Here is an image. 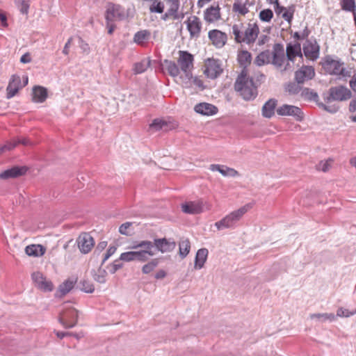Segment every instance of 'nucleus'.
Here are the masks:
<instances>
[{"instance_id": "1", "label": "nucleus", "mask_w": 356, "mask_h": 356, "mask_svg": "<svg viewBox=\"0 0 356 356\" xmlns=\"http://www.w3.org/2000/svg\"><path fill=\"white\" fill-rule=\"evenodd\" d=\"M259 33V26L256 22L248 23L245 26L239 23L232 26V34L237 43L253 44Z\"/></svg>"}, {"instance_id": "2", "label": "nucleus", "mask_w": 356, "mask_h": 356, "mask_svg": "<svg viewBox=\"0 0 356 356\" xmlns=\"http://www.w3.org/2000/svg\"><path fill=\"white\" fill-rule=\"evenodd\" d=\"M234 88L246 101L253 99L257 95V87L254 86L253 79L248 76L245 69L238 75L234 84Z\"/></svg>"}, {"instance_id": "3", "label": "nucleus", "mask_w": 356, "mask_h": 356, "mask_svg": "<svg viewBox=\"0 0 356 356\" xmlns=\"http://www.w3.org/2000/svg\"><path fill=\"white\" fill-rule=\"evenodd\" d=\"M250 208V204H245L238 209L235 210L225 216L222 219L215 222L214 225L218 230L234 228L236 225V223Z\"/></svg>"}, {"instance_id": "4", "label": "nucleus", "mask_w": 356, "mask_h": 356, "mask_svg": "<svg viewBox=\"0 0 356 356\" xmlns=\"http://www.w3.org/2000/svg\"><path fill=\"white\" fill-rule=\"evenodd\" d=\"M193 56L191 54L185 51H179L178 64L184 74V76L181 78L186 85H188L193 78L191 70L193 67Z\"/></svg>"}, {"instance_id": "5", "label": "nucleus", "mask_w": 356, "mask_h": 356, "mask_svg": "<svg viewBox=\"0 0 356 356\" xmlns=\"http://www.w3.org/2000/svg\"><path fill=\"white\" fill-rule=\"evenodd\" d=\"M131 249L140 250L136 251V261L139 262H146L149 260L150 257H153L155 253L152 250L153 243L150 241H141L135 242L130 247Z\"/></svg>"}, {"instance_id": "6", "label": "nucleus", "mask_w": 356, "mask_h": 356, "mask_svg": "<svg viewBox=\"0 0 356 356\" xmlns=\"http://www.w3.org/2000/svg\"><path fill=\"white\" fill-rule=\"evenodd\" d=\"M351 91L347 88L339 86L331 87L327 95H324V100L326 103L332 101H346L351 97Z\"/></svg>"}, {"instance_id": "7", "label": "nucleus", "mask_w": 356, "mask_h": 356, "mask_svg": "<svg viewBox=\"0 0 356 356\" xmlns=\"http://www.w3.org/2000/svg\"><path fill=\"white\" fill-rule=\"evenodd\" d=\"M211 209V204L202 200L187 202L181 204L182 211L188 214H198L202 213L204 211H209Z\"/></svg>"}, {"instance_id": "8", "label": "nucleus", "mask_w": 356, "mask_h": 356, "mask_svg": "<svg viewBox=\"0 0 356 356\" xmlns=\"http://www.w3.org/2000/svg\"><path fill=\"white\" fill-rule=\"evenodd\" d=\"M59 321L65 328L74 327L78 321V312L73 307H65L59 317Z\"/></svg>"}, {"instance_id": "9", "label": "nucleus", "mask_w": 356, "mask_h": 356, "mask_svg": "<svg viewBox=\"0 0 356 356\" xmlns=\"http://www.w3.org/2000/svg\"><path fill=\"white\" fill-rule=\"evenodd\" d=\"M222 72V68L219 60L208 58L204 63V74L211 79H215Z\"/></svg>"}, {"instance_id": "10", "label": "nucleus", "mask_w": 356, "mask_h": 356, "mask_svg": "<svg viewBox=\"0 0 356 356\" xmlns=\"http://www.w3.org/2000/svg\"><path fill=\"white\" fill-rule=\"evenodd\" d=\"M323 68L330 74L346 76L343 63L339 60H334L330 56L325 58Z\"/></svg>"}, {"instance_id": "11", "label": "nucleus", "mask_w": 356, "mask_h": 356, "mask_svg": "<svg viewBox=\"0 0 356 356\" xmlns=\"http://www.w3.org/2000/svg\"><path fill=\"white\" fill-rule=\"evenodd\" d=\"M126 17V11L121 6L112 3L108 4L106 11V21H120L124 19Z\"/></svg>"}, {"instance_id": "12", "label": "nucleus", "mask_w": 356, "mask_h": 356, "mask_svg": "<svg viewBox=\"0 0 356 356\" xmlns=\"http://www.w3.org/2000/svg\"><path fill=\"white\" fill-rule=\"evenodd\" d=\"M305 56L311 60H316L319 57L320 46L315 39H307L303 44Z\"/></svg>"}, {"instance_id": "13", "label": "nucleus", "mask_w": 356, "mask_h": 356, "mask_svg": "<svg viewBox=\"0 0 356 356\" xmlns=\"http://www.w3.org/2000/svg\"><path fill=\"white\" fill-rule=\"evenodd\" d=\"M31 278L35 286L42 291L49 292L54 289L52 282L50 280H47L42 273L40 272H34L31 275Z\"/></svg>"}, {"instance_id": "14", "label": "nucleus", "mask_w": 356, "mask_h": 356, "mask_svg": "<svg viewBox=\"0 0 356 356\" xmlns=\"http://www.w3.org/2000/svg\"><path fill=\"white\" fill-rule=\"evenodd\" d=\"M187 29L191 38H197L200 37L202 31V22L200 19L195 16H190L185 22Z\"/></svg>"}, {"instance_id": "15", "label": "nucleus", "mask_w": 356, "mask_h": 356, "mask_svg": "<svg viewBox=\"0 0 356 356\" xmlns=\"http://www.w3.org/2000/svg\"><path fill=\"white\" fill-rule=\"evenodd\" d=\"M78 248L81 253L87 254L95 245L93 238L88 233L81 234L76 239Z\"/></svg>"}, {"instance_id": "16", "label": "nucleus", "mask_w": 356, "mask_h": 356, "mask_svg": "<svg viewBox=\"0 0 356 356\" xmlns=\"http://www.w3.org/2000/svg\"><path fill=\"white\" fill-rule=\"evenodd\" d=\"M271 55V63L276 67H282L286 59L283 44L280 43L275 44Z\"/></svg>"}, {"instance_id": "17", "label": "nucleus", "mask_w": 356, "mask_h": 356, "mask_svg": "<svg viewBox=\"0 0 356 356\" xmlns=\"http://www.w3.org/2000/svg\"><path fill=\"white\" fill-rule=\"evenodd\" d=\"M277 113L282 116H293L298 121H301L303 118L301 109L296 106L284 104L277 109Z\"/></svg>"}, {"instance_id": "18", "label": "nucleus", "mask_w": 356, "mask_h": 356, "mask_svg": "<svg viewBox=\"0 0 356 356\" xmlns=\"http://www.w3.org/2000/svg\"><path fill=\"white\" fill-rule=\"evenodd\" d=\"M315 76L314 68L312 66H302L296 72L295 79L298 83H303L312 79Z\"/></svg>"}, {"instance_id": "19", "label": "nucleus", "mask_w": 356, "mask_h": 356, "mask_svg": "<svg viewBox=\"0 0 356 356\" xmlns=\"http://www.w3.org/2000/svg\"><path fill=\"white\" fill-rule=\"evenodd\" d=\"M23 86H22L21 83V78L19 76L13 74L8 83V85L6 88L7 94L6 97L7 99H10L13 97L19 91L20 88H22Z\"/></svg>"}, {"instance_id": "20", "label": "nucleus", "mask_w": 356, "mask_h": 356, "mask_svg": "<svg viewBox=\"0 0 356 356\" xmlns=\"http://www.w3.org/2000/svg\"><path fill=\"white\" fill-rule=\"evenodd\" d=\"M155 245L156 249L162 253L172 251L176 247V243L170 239L156 238L154 239L153 246Z\"/></svg>"}, {"instance_id": "21", "label": "nucleus", "mask_w": 356, "mask_h": 356, "mask_svg": "<svg viewBox=\"0 0 356 356\" xmlns=\"http://www.w3.org/2000/svg\"><path fill=\"white\" fill-rule=\"evenodd\" d=\"M209 38L217 48L222 47L227 41V35L222 31L214 29L209 32Z\"/></svg>"}, {"instance_id": "22", "label": "nucleus", "mask_w": 356, "mask_h": 356, "mask_svg": "<svg viewBox=\"0 0 356 356\" xmlns=\"http://www.w3.org/2000/svg\"><path fill=\"white\" fill-rule=\"evenodd\" d=\"M18 144H22L27 146L32 145V143L25 137H19L7 142L6 144L0 146V154L6 151H9L15 148Z\"/></svg>"}, {"instance_id": "23", "label": "nucleus", "mask_w": 356, "mask_h": 356, "mask_svg": "<svg viewBox=\"0 0 356 356\" xmlns=\"http://www.w3.org/2000/svg\"><path fill=\"white\" fill-rule=\"evenodd\" d=\"M26 172V168L25 167L14 166L1 172L0 178L2 179L16 178L25 174Z\"/></svg>"}, {"instance_id": "24", "label": "nucleus", "mask_w": 356, "mask_h": 356, "mask_svg": "<svg viewBox=\"0 0 356 356\" xmlns=\"http://www.w3.org/2000/svg\"><path fill=\"white\" fill-rule=\"evenodd\" d=\"M286 55L288 60L293 62L296 56L302 58L301 46L299 42L295 44L289 43L286 46Z\"/></svg>"}, {"instance_id": "25", "label": "nucleus", "mask_w": 356, "mask_h": 356, "mask_svg": "<svg viewBox=\"0 0 356 356\" xmlns=\"http://www.w3.org/2000/svg\"><path fill=\"white\" fill-rule=\"evenodd\" d=\"M209 170L211 171H218L224 177H234L238 175V171L235 169L218 164L210 165Z\"/></svg>"}, {"instance_id": "26", "label": "nucleus", "mask_w": 356, "mask_h": 356, "mask_svg": "<svg viewBox=\"0 0 356 356\" xmlns=\"http://www.w3.org/2000/svg\"><path fill=\"white\" fill-rule=\"evenodd\" d=\"M194 110L196 113L204 115H212L218 112L217 107L209 103L198 104L195 106Z\"/></svg>"}, {"instance_id": "27", "label": "nucleus", "mask_w": 356, "mask_h": 356, "mask_svg": "<svg viewBox=\"0 0 356 356\" xmlns=\"http://www.w3.org/2000/svg\"><path fill=\"white\" fill-rule=\"evenodd\" d=\"M220 18V8L218 6H210L204 12V19L209 23H213Z\"/></svg>"}, {"instance_id": "28", "label": "nucleus", "mask_w": 356, "mask_h": 356, "mask_svg": "<svg viewBox=\"0 0 356 356\" xmlns=\"http://www.w3.org/2000/svg\"><path fill=\"white\" fill-rule=\"evenodd\" d=\"M208 254L209 252L207 248H201L197 250L195 258V269L200 270L204 267Z\"/></svg>"}, {"instance_id": "29", "label": "nucleus", "mask_w": 356, "mask_h": 356, "mask_svg": "<svg viewBox=\"0 0 356 356\" xmlns=\"http://www.w3.org/2000/svg\"><path fill=\"white\" fill-rule=\"evenodd\" d=\"M33 101L37 103L44 102L47 97V89L42 86H35L33 88Z\"/></svg>"}, {"instance_id": "30", "label": "nucleus", "mask_w": 356, "mask_h": 356, "mask_svg": "<svg viewBox=\"0 0 356 356\" xmlns=\"http://www.w3.org/2000/svg\"><path fill=\"white\" fill-rule=\"evenodd\" d=\"M76 280L77 279L75 277H70L66 280L60 284L57 293H60V296L66 295L73 289Z\"/></svg>"}, {"instance_id": "31", "label": "nucleus", "mask_w": 356, "mask_h": 356, "mask_svg": "<svg viewBox=\"0 0 356 356\" xmlns=\"http://www.w3.org/2000/svg\"><path fill=\"white\" fill-rule=\"evenodd\" d=\"M277 105V101L273 99L268 100L262 107V115L267 118H270L275 113V108Z\"/></svg>"}, {"instance_id": "32", "label": "nucleus", "mask_w": 356, "mask_h": 356, "mask_svg": "<svg viewBox=\"0 0 356 356\" xmlns=\"http://www.w3.org/2000/svg\"><path fill=\"white\" fill-rule=\"evenodd\" d=\"M25 252L29 256L39 257L45 252L44 248L41 245H29L26 247Z\"/></svg>"}, {"instance_id": "33", "label": "nucleus", "mask_w": 356, "mask_h": 356, "mask_svg": "<svg viewBox=\"0 0 356 356\" xmlns=\"http://www.w3.org/2000/svg\"><path fill=\"white\" fill-rule=\"evenodd\" d=\"M271 52L266 50L261 52L255 58L254 63L257 66H262L271 63Z\"/></svg>"}, {"instance_id": "34", "label": "nucleus", "mask_w": 356, "mask_h": 356, "mask_svg": "<svg viewBox=\"0 0 356 356\" xmlns=\"http://www.w3.org/2000/svg\"><path fill=\"white\" fill-rule=\"evenodd\" d=\"M179 255L181 258H185L191 250V243L188 238H181L179 242Z\"/></svg>"}, {"instance_id": "35", "label": "nucleus", "mask_w": 356, "mask_h": 356, "mask_svg": "<svg viewBox=\"0 0 356 356\" xmlns=\"http://www.w3.org/2000/svg\"><path fill=\"white\" fill-rule=\"evenodd\" d=\"M309 317L312 320H315L319 323H323L326 321H333L335 319V316L333 314L327 313L312 314H310Z\"/></svg>"}, {"instance_id": "36", "label": "nucleus", "mask_w": 356, "mask_h": 356, "mask_svg": "<svg viewBox=\"0 0 356 356\" xmlns=\"http://www.w3.org/2000/svg\"><path fill=\"white\" fill-rule=\"evenodd\" d=\"M150 38V33L147 30L138 31L134 37V41L139 44L143 45Z\"/></svg>"}, {"instance_id": "37", "label": "nucleus", "mask_w": 356, "mask_h": 356, "mask_svg": "<svg viewBox=\"0 0 356 356\" xmlns=\"http://www.w3.org/2000/svg\"><path fill=\"white\" fill-rule=\"evenodd\" d=\"M170 5L168 8V13L173 17L175 19H179L178 10L180 6V0H165Z\"/></svg>"}, {"instance_id": "38", "label": "nucleus", "mask_w": 356, "mask_h": 356, "mask_svg": "<svg viewBox=\"0 0 356 356\" xmlns=\"http://www.w3.org/2000/svg\"><path fill=\"white\" fill-rule=\"evenodd\" d=\"M340 6L341 9L346 12L356 13L355 0H341Z\"/></svg>"}, {"instance_id": "39", "label": "nucleus", "mask_w": 356, "mask_h": 356, "mask_svg": "<svg viewBox=\"0 0 356 356\" xmlns=\"http://www.w3.org/2000/svg\"><path fill=\"white\" fill-rule=\"evenodd\" d=\"M150 66L149 59H143L140 62L135 64L134 71L135 74H141L145 72Z\"/></svg>"}, {"instance_id": "40", "label": "nucleus", "mask_w": 356, "mask_h": 356, "mask_svg": "<svg viewBox=\"0 0 356 356\" xmlns=\"http://www.w3.org/2000/svg\"><path fill=\"white\" fill-rule=\"evenodd\" d=\"M238 60L241 66L245 67L250 64L251 54L248 51H242L238 55Z\"/></svg>"}, {"instance_id": "41", "label": "nucleus", "mask_w": 356, "mask_h": 356, "mask_svg": "<svg viewBox=\"0 0 356 356\" xmlns=\"http://www.w3.org/2000/svg\"><path fill=\"white\" fill-rule=\"evenodd\" d=\"M165 69L172 76H177L179 74L178 65L173 61L165 60Z\"/></svg>"}, {"instance_id": "42", "label": "nucleus", "mask_w": 356, "mask_h": 356, "mask_svg": "<svg viewBox=\"0 0 356 356\" xmlns=\"http://www.w3.org/2000/svg\"><path fill=\"white\" fill-rule=\"evenodd\" d=\"M149 6L150 13H162L164 10V3L161 1L155 0L151 1Z\"/></svg>"}, {"instance_id": "43", "label": "nucleus", "mask_w": 356, "mask_h": 356, "mask_svg": "<svg viewBox=\"0 0 356 356\" xmlns=\"http://www.w3.org/2000/svg\"><path fill=\"white\" fill-rule=\"evenodd\" d=\"M159 259H153L147 264H145L142 268V272L144 274H148L151 273L154 269L159 265Z\"/></svg>"}, {"instance_id": "44", "label": "nucleus", "mask_w": 356, "mask_h": 356, "mask_svg": "<svg viewBox=\"0 0 356 356\" xmlns=\"http://www.w3.org/2000/svg\"><path fill=\"white\" fill-rule=\"evenodd\" d=\"M246 3H234L233 5V10L236 13H238L242 15H245L249 12V10L246 6L248 3V0L246 1Z\"/></svg>"}, {"instance_id": "45", "label": "nucleus", "mask_w": 356, "mask_h": 356, "mask_svg": "<svg viewBox=\"0 0 356 356\" xmlns=\"http://www.w3.org/2000/svg\"><path fill=\"white\" fill-rule=\"evenodd\" d=\"M80 289L86 293H91L95 291V287L91 282L83 280L80 282Z\"/></svg>"}, {"instance_id": "46", "label": "nucleus", "mask_w": 356, "mask_h": 356, "mask_svg": "<svg viewBox=\"0 0 356 356\" xmlns=\"http://www.w3.org/2000/svg\"><path fill=\"white\" fill-rule=\"evenodd\" d=\"M120 260L130 262L136 261V251L123 252L120 256Z\"/></svg>"}, {"instance_id": "47", "label": "nucleus", "mask_w": 356, "mask_h": 356, "mask_svg": "<svg viewBox=\"0 0 356 356\" xmlns=\"http://www.w3.org/2000/svg\"><path fill=\"white\" fill-rule=\"evenodd\" d=\"M273 17V13L270 9H264L259 13V19L266 22H268Z\"/></svg>"}, {"instance_id": "48", "label": "nucleus", "mask_w": 356, "mask_h": 356, "mask_svg": "<svg viewBox=\"0 0 356 356\" xmlns=\"http://www.w3.org/2000/svg\"><path fill=\"white\" fill-rule=\"evenodd\" d=\"M106 275L107 272L105 270L99 268L97 272L94 275V280L99 283H105L106 281Z\"/></svg>"}, {"instance_id": "49", "label": "nucleus", "mask_w": 356, "mask_h": 356, "mask_svg": "<svg viewBox=\"0 0 356 356\" xmlns=\"http://www.w3.org/2000/svg\"><path fill=\"white\" fill-rule=\"evenodd\" d=\"M15 3L17 5L19 11L22 14H27L29 8V3L25 0H15Z\"/></svg>"}, {"instance_id": "50", "label": "nucleus", "mask_w": 356, "mask_h": 356, "mask_svg": "<svg viewBox=\"0 0 356 356\" xmlns=\"http://www.w3.org/2000/svg\"><path fill=\"white\" fill-rule=\"evenodd\" d=\"M300 83H290L287 85L286 90V91L291 95L298 94L301 88L299 86Z\"/></svg>"}, {"instance_id": "51", "label": "nucleus", "mask_w": 356, "mask_h": 356, "mask_svg": "<svg viewBox=\"0 0 356 356\" xmlns=\"http://www.w3.org/2000/svg\"><path fill=\"white\" fill-rule=\"evenodd\" d=\"M167 124L165 121L160 119H155L150 124V128L155 131H159L162 129Z\"/></svg>"}, {"instance_id": "52", "label": "nucleus", "mask_w": 356, "mask_h": 356, "mask_svg": "<svg viewBox=\"0 0 356 356\" xmlns=\"http://www.w3.org/2000/svg\"><path fill=\"white\" fill-rule=\"evenodd\" d=\"M132 226V222H126L122 224L119 227V232L121 234L129 236L131 235V232L129 231V228Z\"/></svg>"}, {"instance_id": "53", "label": "nucleus", "mask_w": 356, "mask_h": 356, "mask_svg": "<svg viewBox=\"0 0 356 356\" xmlns=\"http://www.w3.org/2000/svg\"><path fill=\"white\" fill-rule=\"evenodd\" d=\"M356 314V309L352 312L342 307L339 308L337 311V315L340 317H349Z\"/></svg>"}, {"instance_id": "54", "label": "nucleus", "mask_w": 356, "mask_h": 356, "mask_svg": "<svg viewBox=\"0 0 356 356\" xmlns=\"http://www.w3.org/2000/svg\"><path fill=\"white\" fill-rule=\"evenodd\" d=\"M120 259H116L111 264V268H109V271L111 274H114L117 270L122 268L123 264L120 263Z\"/></svg>"}, {"instance_id": "55", "label": "nucleus", "mask_w": 356, "mask_h": 356, "mask_svg": "<svg viewBox=\"0 0 356 356\" xmlns=\"http://www.w3.org/2000/svg\"><path fill=\"white\" fill-rule=\"evenodd\" d=\"M331 162V160L326 161H321L317 165V169L323 172H327L330 167Z\"/></svg>"}, {"instance_id": "56", "label": "nucleus", "mask_w": 356, "mask_h": 356, "mask_svg": "<svg viewBox=\"0 0 356 356\" xmlns=\"http://www.w3.org/2000/svg\"><path fill=\"white\" fill-rule=\"evenodd\" d=\"M117 248L115 246H110L108 249L107 250L104 257L102 260V265L109 259L110 257H111L116 251Z\"/></svg>"}, {"instance_id": "57", "label": "nucleus", "mask_w": 356, "mask_h": 356, "mask_svg": "<svg viewBox=\"0 0 356 356\" xmlns=\"http://www.w3.org/2000/svg\"><path fill=\"white\" fill-rule=\"evenodd\" d=\"M79 45L82 49L83 52L88 54L90 52V47L88 43L84 42L81 38H79Z\"/></svg>"}, {"instance_id": "58", "label": "nucleus", "mask_w": 356, "mask_h": 356, "mask_svg": "<svg viewBox=\"0 0 356 356\" xmlns=\"http://www.w3.org/2000/svg\"><path fill=\"white\" fill-rule=\"evenodd\" d=\"M293 10L292 11H290L289 10H286L283 13H282V17L286 20L288 22H291V21L293 19Z\"/></svg>"}, {"instance_id": "59", "label": "nucleus", "mask_w": 356, "mask_h": 356, "mask_svg": "<svg viewBox=\"0 0 356 356\" xmlns=\"http://www.w3.org/2000/svg\"><path fill=\"white\" fill-rule=\"evenodd\" d=\"M286 10V8L285 7L280 6L278 0H275V10L278 15L284 13Z\"/></svg>"}, {"instance_id": "60", "label": "nucleus", "mask_w": 356, "mask_h": 356, "mask_svg": "<svg viewBox=\"0 0 356 356\" xmlns=\"http://www.w3.org/2000/svg\"><path fill=\"white\" fill-rule=\"evenodd\" d=\"M269 40V37L266 35H261L258 39V45L261 46Z\"/></svg>"}, {"instance_id": "61", "label": "nucleus", "mask_w": 356, "mask_h": 356, "mask_svg": "<svg viewBox=\"0 0 356 356\" xmlns=\"http://www.w3.org/2000/svg\"><path fill=\"white\" fill-rule=\"evenodd\" d=\"M31 61V58L29 53H26L22 56L20 62L22 63H29Z\"/></svg>"}, {"instance_id": "62", "label": "nucleus", "mask_w": 356, "mask_h": 356, "mask_svg": "<svg viewBox=\"0 0 356 356\" xmlns=\"http://www.w3.org/2000/svg\"><path fill=\"white\" fill-rule=\"evenodd\" d=\"M72 41V38H70L68 39V40L67 41V42L65 43L64 48L63 49V54H64L65 55H68L69 49H70Z\"/></svg>"}, {"instance_id": "63", "label": "nucleus", "mask_w": 356, "mask_h": 356, "mask_svg": "<svg viewBox=\"0 0 356 356\" xmlns=\"http://www.w3.org/2000/svg\"><path fill=\"white\" fill-rule=\"evenodd\" d=\"M113 22V21H106V26L109 34H112L115 28V26L112 23Z\"/></svg>"}, {"instance_id": "64", "label": "nucleus", "mask_w": 356, "mask_h": 356, "mask_svg": "<svg viewBox=\"0 0 356 356\" xmlns=\"http://www.w3.org/2000/svg\"><path fill=\"white\" fill-rule=\"evenodd\" d=\"M349 111L351 113L356 111V99H353L350 101L349 104Z\"/></svg>"}]
</instances>
